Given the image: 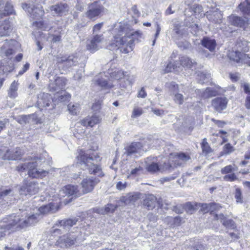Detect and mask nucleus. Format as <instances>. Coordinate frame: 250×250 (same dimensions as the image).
<instances>
[{
	"mask_svg": "<svg viewBox=\"0 0 250 250\" xmlns=\"http://www.w3.org/2000/svg\"><path fill=\"white\" fill-rule=\"evenodd\" d=\"M113 39L109 43L110 49H118L124 53L133 50V44L136 39L141 37L139 31H134L128 24L119 22L113 29Z\"/></svg>",
	"mask_w": 250,
	"mask_h": 250,
	"instance_id": "obj_1",
	"label": "nucleus"
},
{
	"mask_svg": "<svg viewBox=\"0 0 250 250\" xmlns=\"http://www.w3.org/2000/svg\"><path fill=\"white\" fill-rule=\"evenodd\" d=\"M89 150L86 152L83 150H80L79 154L77 156L78 163L80 165L81 169L87 170L89 173L94 174L99 177H103L104 173L102 171L101 166L95 163L99 156L89 153Z\"/></svg>",
	"mask_w": 250,
	"mask_h": 250,
	"instance_id": "obj_2",
	"label": "nucleus"
},
{
	"mask_svg": "<svg viewBox=\"0 0 250 250\" xmlns=\"http://www.w3.org/2000/svg\"><path fill=\"white\" fill-rule=\"evenodd\" d=\"M83 241L82 233L79 229L71 231L60 236L56 242V245L61 248H70L79 245Z\"/></svg>",
	"mask_w": 250,
	"mask_h": 250,
	"instance_id": "obj_3",
	"label": "nucleus"
},
{
	"mask_svg": "<svg viewBox=\"0 0 250 250\" xmlns=\"http://www.w3.org/2000/svg\"><path fill=\"white\" fill-rule=\"evenodd\" d=\"M38 161H28L19 164L16 167L19 172L27 171L29 177L32 178H42L46 176L48 171L37 168Z\"/></svg>",
	"mask_w": 250,
	"mask_h": 250,
	"instance_id": "obj_4",
	"label": "nucleus"
},
{
	"mask_svg": "<svg viewBox=\"0 0 250 250\" xmlns=\"http://www.w3.org/2000/svg\"><path fill=\"white\" fill-rule=\"evenodd\" d=\"M53 74H51L50 71L49 73L48 78L49 79L48 89L49 91L52 93H59L61 91L64 90L65 85L67 83V81L66 79L63 77H51Z\"/></svg>",
	"mask_w": 250,
	"mask_h": 250,
	"instance_id": "obj_5",
	"label": "nucleus"
},
{
	"mask_svg": "<svg viewBox=\"0 0 250 250\" xmlns=\"http://www.w3.org/2000/svg\"><path fill=\"white\" fill-rule=\"evenodd\" d=\"M39 191V184L34 181L24 180L22 185L19 189V193L21 195H33Z\"/></svg>",
	"mask_w": 250,
	"mask_h": 250,
	"instance_id": "obj_6",
	"label": "nucleus"
},
{
	"mask_svg": "<svg viewBox=\"0 0 250 250\" xmlns=\"http://www.w3.org/2000/svg\"><path fill=\"white\" fill-rule=\"evenodd\" d=\"M104 7L96 1L88 6V9L85 15L90 20H95V18L98 17L104 10Z\"/></svg>",
	"mask_w": 250,
	"mask_h": 250,
	"instance_id": "obj_7",
	"label": "nucleus"
},
{
	"mask_svg": "<svg viewBox=\"0 0 250 250\" xmlns=\"http://www.w3.org/2000/svg\"><path fill=\"white\" fill-rule=\"evenodd\" d=\"M56 61L58 64H62L65 69L78 64V57L73 55L58 56Z\"/></svg>",
	"mask_w": 250,
	"mask_h": 250,
	"instance_id": "obj_8",
	"label": "nucleus"
},
{
	"mask_svg": "<svg viewBox=\"0 0 250 250\" xmlns=\"http://www.w3.org/2000/svg\"><path fill=\"white\" fill-rule=\"evenodd\" d=\"M229 23L233 26L242 28L246 30L249 25V21L245 17H240L235 14H231L228 17Z\"/></svg>",
	"mask_w": 250,
	"mask_h": 250,
	"instance_id": "obj_9",
	"label": "nucleus"
},
{
	"mask_svg": "<svg viewBox=\"0 0 250 250\" xmlns=\"http://www.w3.org/2000/svg\"><path fill=\"white\" fill-rule=\"evenodd\" d=\"M22 220L19 216L12 215L8 219V223L6 225H3L7 230L11 231L20 230L22 229L20 225H22Z\"/></svg>",
	"mask_w": 250,
	"mask_h": 250,
	"instance_id": "obj_10",
	"label": "nucleus"
},
{
	"mask_svg": "<svg viewBox=\"0 0 250 250\" xmlns=\"http://www.w3.org/2000/svg\"><path fill=\"white\" fill-rule=\"evenodd\" d=\"M170 95L172 97L174 102L179 104L182 105L185 102L184 96L179 93L178 85L175 82H171L169 86Z\"/></svg>",
	"mask_w": 250,
	"mask_h": 250,
	"instance_id": "obj_11",
	"label": "nucleus"
},
{
	"mask_svg": "<svg viewBox=\"0 0 250 250\" xmlns=\"http://www.w3.org/2000/svg\"><path fill=\"white\" fill-rule=\"evenodd\" d=\"M228 103V100L225 97H218L211 101V106L215 111L221 113L225 110Z\"/></svg>",
	"mask_w": 250,
	"mask_h": 250,
	"instance_id": "obj_12",
	"label": "nucleus"
},
{
	"mask_svg": "<svg viewBox=\"0 0 250 250\" xmlns=\"http://www.w3.org/2000/svg\"><path fill=\"white\" fill-rule=\"evenodd\" d=\"M104 39L103 35H96L87 41L86 48L91 52H94L100 48V43Z\"/></svg>",
	"mask_w": 250,
	"mask_h": 250,
	"instance_id": "obj_13",
	"label": "nucleus"
},
{
	"mask_svg": "<svg viewBox=\"0 0 250 250\" xmlns=\"http://www.w3.org/2000/svg\"><path fill=\"white\" fill-rule=\"evenodd\" d=\"M21 149L20 147L13 149H7L1 155V158L3 160H16L20 159L22 155Z\"/></svg>",
	"mask_w": 250,
	"mask_h": 250,
	"instance_id": "obj_14",
	"label": "nucleus"
},
{
	"mask_svg": "<svg viewBox=\"0 0 250 250\" xmlns=\"http://www.w3.org/2000/svg\"><path fill=\"white\" fill-rule=\"evenodd\" d=\"M99 182V180L98 179L93 177H87L84 179L81 182L83 192L86 193L91 191Z\"/></svg>",
	"mask_w": 250,
	"mask_h": 250,
	"instance_id": "obj_15",
	"label": "nucleus"
},
{
	"mask_svg": "<svg viewBox=\"0 0 250 250\" xmlns=\"http://www.w3.org/2000/svg\"><path fill=\"white\" fill-rule=\"evenodd\" d=\"M49 10L53 15H66L69 11V7L66 3H60L50 6Z\"/></svg>",
	"mask_w": 250,
	"mask_h": 250,
	"instance_id": "obj_16",
	"label": "nucleus"
},
{
	"mask_svg": "<svg viewBox=\"0 0 250 250\" xmlns=\"http://www.w3.org/2000/svg\"><path fill=\"white\" fill-rule=\"evenodd\" d=\"M44 11L42 6L33 5L32 8L28 10V15L33 20L39 21L42 19Z\"/></svg>",
	"mask_w": 250,
	"mask_h": 250,
	"instance_id": "obj_17",
	"label": "nucleus"
},
{
	"mask_svg": "<svg viewBox=\"0 0 250 250\" xmlns=\"http://www.w3.org/2000/svg\"><path fill=\"white\" fill-rule=\"evenodd\" d=\"M51 103V95L48 93H41L38 95L37 104L39 107H48Z\"/></svg>",
	"mask_w": 250,
	"mask_h": 250,
	"instance_id": "obj_18",
	"label": "nucleus"
},
{
	"mask_svg": "<svg viewBox=\"0 0 250 250\" xmlns=\"http://www.w3.org/2000/svg\"><path fill=\"white\" fill-rule=\"evenodd\" d=\"M13 12L14 9L12 4L4 0V3L0 5V20L4 17L12 14Z\"/></svg>",
	"mask_w": 250,
	"mask_h": 250,
	"instance_id": "obj_19",
	"label": "nucleus"
},
{
	"mask_svg": "<svg viewBox=\"0 0 250 250\" xmlns=\"http://www.w3.org/2000/svg\"><path fill=\"white\" fill-rule=\"evenodd\" d=\"M78 186L71 185H68L65 186L60 191L61 196L64 197L65 196H70L71 195L78 196L79 194L78 193Z\"/></svg>",
	"mask_w": 250,
	"mask_h": 250,
	"instance_id": "obj_20",
	"label": "nucleus"
},
{
	"mask_svg": "<svg viewBox=\"0 0 250 250\" xmlns=\"http://www.w3.org/2000/svg\"><path fill=\"white\" fill-rule=\"evenodd\" d=\"M190 159V157L188 154L179 153L173 157L172 162L174 163V166L175 167L182 166Z\"/></svg>",
	"mask_w": 250,
	"mask_h": 250,
	"instance_id": "obj_21",
	"label": "nucleus"
},
{
	"mask_svg": "<svg viewBox=\"0 0 250 250\" xmlns=\"http://www.w3.org/2000/svg\"><path fill=\"white\" fill-rule=\"evenodd\" d=\"M101 121L100 118L97 115L92 116H87L82 120L80 123L84 126L93 127L95 125L98 124Z\"/></svg>",
	"mask_w": 250,
	"mask_h": 250,
	"instance_id": "obj_22",
	"label": "nucleus"
},
{
	"mask_svg": "<svg viewBox=\"0 0 250 250\" xmlns=\"http://www.w3.org/2000/svg\"><path fill=\"white\" fill-rule=\"evenodd\" d=\"M201 45L204 47L208 49L210 52H213L216 46V42L214 39L209 37H205L201 41Z\"/></svg>",
	"mask_w": 250,
	"mask_h": 250,
	"instance_id": "obj_23",
	"label": "nucleus"
},
{
	"mask_svg": "<svg viewBox=\"0 0 250 250\" xmlns=\"http://www.w3.org/2000/svg\"><path fill=\"white\" fill-rule=\"evenodd\" d=\"M77 221L78 219L76 218L64 219L58 221V224H57L56 225L60 226V228L67 229L76 225Z\"/></svg>",
	"mask_w": 250,
	"mask_h": 250,
	"instance_id": "obj_24",
	"label": "nucleus"
},
{
	"mask_svg": "<svg viewBox=\"0 0 250 250\" xmlns=\"http://www.w3.org/2000/svg\"><path fill=\"white\" fill-rule=\"evenodd\" d=\"M143 147V146L141 142H134L125 148V153L128 155H131L138 152Z\"/></svg>",
	"mask_w": 250,
	"mask_h": 250,
	"instance_id": "obj_25",
	"label": "nucleus"
},
{
	"mask_svg": "<svg viewBox=\"0 0 250 250\" xmlns=\"http://www.w3.org/2000/svg\"><path fill=\"white\" fill-rule=\"evenodd\" d=\"M157 204V198L153 195H148L147 196L143 202V205L149 210L154 208Z\"/></svg>",
	"mask_w": 250,
	"mask_h": 250,
	"instance_id": "obj_26",
	"label": "nucleus"
},
{
	"mask_svg": "<svg viewBox=\"0 0 250 250\" xmlns=\"http://www.w3.org/2000/svg\"><path fill=\"white\" fill-rule=\"evenodd\" d=\"M229 57L231 60L236 62H244L245 57H246V54L242 53L237 49L235 51H231L229 54Z\"/></svg>",
	"mask_w": 250,
	"mask_h": 250,
	"instance_id": "obj_27",
	"label": "nucleus"
},
{
	"mask_svg": "<svg viewBox=\"0 0 250 250\" xmlns=\"http://www.w3.org/2000/svg\"><path fill=\"white\" fill-rule=\"evenodd\" d=\"M39 214H33L28 217L26 219H21L22 225H20L21 227L24 229L26 227L34 225L38 221Z\"/></svg>",
	"mask_w": 250,
	"mask_h": 250,
	"instance_id": "obj_28",
	"label": "nucleus"
},
{
	"mask_svg": "<svg viewBox=\"0 0 250 250\" xmlns=\"http://www.w3.org/2000/svg\"><path fill=\"white\" fill-rule=\"evenodd\" d=\"M249 43L250 42L245 40L239 39L236 42L235 45L236 49L242 53H245L248 52L250 49V46L248 45Z\"/></svg>",
	"mask_w": 250,
	"mask_h": 250,
	"instance_id": "obj_29",
	"label": "nucleus"
},
{
	"mask_svg": "<svg viewBox=\"0 0 250 250\" xmlns=\"http://www.w3.org/2000/svg\"><path fill=\"white\" fill-rule=\"evenodd\" d=\"M57 210L56 206L53 203L42 206L39 208V211L42 214L48 212L54 213Z\"/></svg>",
	"mask_w": 250,
	"mask_h": 250,
	"instance_id": "obj_30",
	"label": "nucleus"
},
{
	"mask_svg": "<svg viewBox=\"0 0 250 250\" xmlns=\"http://www.w3.org/2000/svg\"><path fill=\"white\" fill-rule=\"evenodd\" d=\"M18 83L14 81L12 83L9 90H8V96L11 99H15L18 96L17 90L18 89Z\"/></svg>",
	"mask_w": 250,
	"mask_h": 250,
	"instance_id": "obj_31",
	"label": "nucleus"
},
{
	"mask_svg": "<svg viewBox=\"0 0 250 250\" xmlns=\"http://www.w3.org/2000/svg\"><path fill=\"white\" fill-rule=\"evenodd\" d=\"M124 81L121 82L120 86L125 88H130L135 81L133 75H125L124 77Z\"/></svg>",
	"mask_w": 250,
	"mask_h": 250,
	"instance_id": "obj_32",
	"label": "nucleus"
},
{
	"mask_svg": "<svg viewBox=\"0 0 250 250\" xmlns=\"http://www.w3.org/2000/svg\"><path fill=\"white\" fill-rule=\"evenodd\" d=\"M35 116L33 114L28 115H21L18 117L17 121L21 125H25L33 122Z\"/></svg>",
	"mask_w": 250,
	"mask_h": 250,
	"instance_id": "obj_33",
	"label": "nucleus"
},
{
	"mask_svg": "<svg viewBox=\"0 0 250 250\" xmlns=\"http://www.w3.org/2000/svg\"><path fill=\"white\" fill-rule=\"evenodd\" d=\"M116 207L111 204H108L104 207L97 209V212L101 214H106L113 212Z\"/></svg>",
	"mask_w": 250,
	"mask_h": 250,
	"instance_id": "obj_34",
	"label": "nucleus"
},
{
	"mask_svg": "<svg viewBox=\"0 0 250 250\" xmlns=\"http://www.w3.org/2000/svg\"><path fill=\"white\" fill-rule=\"evenodd\" d=\"M238 7L243 13L250 15V2L248 0L241 2Z\"/></svg>",
	"mask_w": 250,
	"mask_h": 250,
	"instance_id": "obj_35",
	"label": "nucleus"
},
{
	"mask_svg": "<svg viewBox=\"0 0 250 250\" xmlns=\"http://www.w3.org/2000/svg\"><path fill=\"white\" fill-rule=\"evenodd\" d=\"M96 84L104 89H109L111 88L113 85L108 83L106 79L104 78H98L95 80Z\"/></svg>",
	"mask_w": 250,
	"mask_h": 250,
	"instance_id": "obj_36",
	"label": "nucleus"
},
{
	"mask_svg": "<svg viewBox=\"0 0 250 250\" xmlns=\"http://www.w3.org/2000/svg\"><path fill=\"white\" fill-rule=\"evenodd\" d=\"M139 198V195L137 193L129 194L124 197V202L126 205L133 204Z\"/></svg>",
	"mask_w": 250,
	"mask_h": 250,
	"instance_id": "obj_37",
	"label": "nucleus"
},
{
	"mask_svg": "<svg viewBox=\"0 0 250 250\" xmlns=\"http://www.w3.org/2000/svg\"><path fill=\"white\" fill-rule=\"evenodd\" d=\"M217 94V91L210 87L207 88L202 93V96L204 99H208L213 96H215Z\"/></svg>",
	"mask_w": 250,
	"mask_h": 250,
	"instance_id": "obj_38",
	"label": "nucleus"
},
{
	"mask_svg": "<svg viewBox=\"0 0 250 250\" xmlns=\"http://www.w3.org/2000/svg\"><path fill=\"white\" fill-rule=\"evenodd\" d=\"M181 26L179 24H175L173 31L174 33L173 34V38L178 41L181 38L185 35V32L183 30L180 29Z\"/></svg>",
	"mask_w": 250,
	"mask_h": 250,
	"instance_id": "obj_39",
	"label": "nucleus"
},
{
	"mask_svg": "<svg viewBox=\"0 0 250 250\" xmlns=\"http://www.w3.org/2000/svg\"><path fill=\"white\" fill-rule=\"evenodd\" d=\"M174 167H175V166H174V163L173 162L172 163H171L170 162H168L167 163H164L163 165H161L160 167V169L162 172L167 171L170 172L177 170L174 168Z\"/></svg>",
	"mask_w": 250,
	"mask_h": 250,
	"instance_id": "obj_40",
	"label": "nucleus"
},
{
	"mask_svg": "<svg viewBox=\"0 0 250 250\" xmlns=\"http://www.w3.org/2000/svg\"><path fill=\"white\" fill-rule=\"evenodd\" d=\"M201 148L203 153L205 155H207L210 153L212 152V150L210 147L208 143L207 142L206 138H204L201 143Z\"/></svg>",
	"mask_w": 250,
	"mask_h": 250,
	"instance_id": "obj_41",
	"label": "nucleus"
},
{
	"mask_svg": "<svg viewBox=\"0 0 250 250\" xmlns=\"http://www.w3.org/2000/svg\"><path fill=\"white\" fill-rule=\"evenodd\" d=\"M210 78L209 74H205L202 72H199L197 75V80L199 83L203 84L208 81Z\"/></svg>",
	"mask_w": 250,
	"mask_h": 250,
	"instance_id": "obj_42",
	"label": "nucleus"
},
{
	"mask_svg": "<svg viewBox=\"0 0 250 250\" xmlns=\"http://www.w3.org/2000/svg\"><path fill=\"white\" fill-rule=\"evenodd\" d=\"M67 108L71 114L75 115L80 112V105L78 104H73L70 103L67 105Z\"/></svg>",
	"mask_w": 250,
	"mask_h": 250,
	"instance_id": "obj_43",
	"label": "nucleus"
},
{
	"mask_svg": "<svg viewBox=\"0 0 250 250\" xmlns=\"http://www.w3.org/2000/svg\"><path fill=\"white\" fill-rule=\"evenodd\" d=\"M110 77L116 80H120L125 75L124 71L122 70L117 69L114 71L110 73Z\"/></svg>",
	"mask_w": 250,
	"mask_h": 250,
	"instance_id": "obj_44",
	"label": "nucleus"
},
{
	"mask_svg": "<svg viewBox=\"0 0 250 250\" xmlns=\"http://www.w3.org/2000/svg\"><path fill=\"white\" fill-rule=\"evenodd\" d=\"M234 198L236 199L237 204H242L244 202L242 192L241 189L239 188H235L234 193Z\"/></svg>",
	"mask_w": 250,
	"mask_h": 250,
	"instance_id": "obj_45",
	"label": "nucleus"
},
{
	"mask_svg": "<svg viewBox=\"0 0 250 250\" xmlns=\"http://www.w3.org/2000/svg\"><path fill=\"white\" fill-rule=\"evenodd\" d=\"M180 64L188 67H190L195 62H192L188 57L186 56L181 57L180 59Z\"/></svg>",
	"mask_w": 250,
	"mask_h": 250,
	"instance_id": "obj_46",
	"label": "nucleus"
},
{
	"mask_svg": "<svg viewBox=\"0 0 250 250\" xmlns=\"http://www.w3.org/2000/svg\"><path fill=\"white\" fill-rule=\"evenodd\" d=\"M146 169L150 172H155L158 171H160V167L157 163H152L150 164L147 165L146 167Z\"/></svg>",
	"mask_w": 250,
	"mask_h": 250,
	"instance_id": "obj_47",
	"label": "nucleus"
},
{
	"mask_svg": "<svg viewBox=\"0 0 250 250\" xmlns=\"http://www.w3.org/2000/svg\"><path fill=\"white\" fill-rule=\"evenodd\" d=\"M223 225L228 229H234L236 228V224L232 219H227L223 222Z\"/></svg>",
	"mask_w": 250,
	"mask_h": 250,
	"instance_id": "obj_48",
	"label": "nucleus"
},
{
	"mask_svg": "<svg viewBox=\"0 0 250 250\" xmlns=\"http://www.w3.org/2000/svg\"><path fill=\"white\" fill-rule=\"evenodd\" d=\"M183 206L184 209L189 214H192L196 209L195 207L190 202L186 203Z\"/></svg>",
	"mask_w": 250,
	"mask_h": 250,
	"instance_id": "obj_49",
	"label": "nucleus"
},
{
	"mask_svg": "<svg viewBox=\"0 0 250 250\" xmlns=\"http://www.w3.org/2000/svg\"><path fill=\"white\" fill-rule=\"evenodd\" d=\"M179 174L180 172L178 170H175L174 171L173 174L172 175L164 177L162 178L161 181L164 182L174 180L179 176Z\"/></svg>",
	"mask_w": 250,
	"mask_h": 250,
	"instance_id": "obj_50",
	"label": "nucleus"
},
{
	"mask_svg": "<svg viewBox=\"0 0 250 250\" xmlns=\"http://www.w3.org/2000/svg\"><path fill=\"white\" fill-rule=\"evenodd\" d=\"M167 219L173 222V224L170 226L171 227H175V226H179L182 221V219L179 216H177L174 218L169 217Z\"/></svg>",
	"mask_w": 250,
	"mask_h": 250,
	"instance_id": "obj_51",
	"label": "nucleus"
},
{
	"mask_svg": "<svg viewBox=\"0 0 250 250\" xmlns=\"http://www.w3.org/2000/svg\"><path fill=\"white\" fill-rule=\"evenodd\" d=\"M14 192L11 188L6 189L0 192V199L8 196H13Z\"/></svg>",
	"mask_w": 250,
	"mask_h": 250,
	"instance_id": "obj_52",
	"label": "nucleus"
},
{
	"mask_svg": "<svg viewBox=\"0 0 250 250\" xmlns=\"http://www.w3.org/2000/svg\"><path fill=\"white\" fill-rule=\"evenodd\" d=\"M235 150L234 147L229 144H227L223 147L224 153L225 154H229Z\"/></svg>",
	"mask_w": 250,
	"mask_h": 250,
	"instance_id": "obj_53",
	"label": "nucleus"
},
{
	"mask_svg": "<svg viewBox=\"0 0 250 250\" xmlns=\"http://www.w3.org/2000/svg\"><path fill=\"white\" fill-rule=\"evenodd\" d=\"M241 88H243L245 93L250 95V84L247 82L241 83Z\"/></svg>",
	"mask_w": 250,
	"mask_h": 250,
	"instance_id": "obj_54",
	"label": "nucleus"
},
{
	"mask_svg": "<svg viewBox=\"0 0 250 250\" xmlns=\"http://www.w3.org/2000/svg\"><path fill=\"white\" fill-rule=\"evenodd\" d=\"M202 207L204 208H206L207 211H208L210 209H218L220 208H221L220 206H219L218 205L215 204V203H212L209 205H208V204H206L203 205Z\"/></svg>",
	"mask_w": 250,
	"mask_h": 250,
	"instance_id": "obj_55",
	"label": "nucleus"
},
{
	"mask_svg": "<svg viewBox=\"0 0 250 250\" xmlns=\"http://www.w3.org/2000/svg\"><path fill=\"white\" fill-rule=\"evenodd\" d=\"M237 179V177L234 173L227 174L223 177V180L226 181L232 182Z\"/></svg>",
	"mask_w": 250,
	"mask_h": 250,
	"instance_id": "obj_56",
	"label": "nucleus"
},
{
	"mask_svg": "<svg viewBox=\"0 0 250 250\" xmlns=\"http://www.w3.org/2000/svg\"><path fill=\"white\" fill-rule=\"evenodd\" d=\"M235 170L231 165H228L222 168L221 172L222 174H228L234 171Z\"/></svg>",
	"mask_w": 250,
	"mask_h": 250,
	"instance_id": "obj_57",
	"label": "nucleus"
},
{
	"mask_svg": "<svg viewBox=\"0 0 250 250\" xmlns=\"http://www.w3.org/2000/svg\"><path fill=\"white\" fill-rule=\"evenodd\" d=\"M142 113L143 110L141 108L134 107L132 111L131 117L134 118H136L140 116Z\"/></svg>",
	"mask_w": 250,
	"mask_h": 250,
	"instance_id": "obj_58",
	"label": "nucleus"
},
{
	"mask_svg": "<svg viewBox=\"0 0 250 250\" xmlns=\"http://www.w3.org/2000/svg\"><path fill=\"white\" fill-rule=\"evenodd\" d=\"M213 14L214 16L216 15L218 18L217 19H215V18L213 19L212 18V15H208V20L209 21H214L215 23L219 22V20H220L221 18V15L220 14V13H218L217 12H213Z\"/></svg>",
	"mask_w": 250,
	"mask_h": 250,
	"instance_id": "obj_59",
	"label": "nucleus"
},
{
	"mask_svg": "<svg viewBox=\"0 0 250 250\" xmlns=\"http://www.w3.org/2000/svg\"><path fill=\"white\" fill-rule=\"evenodd\" d=\"M176 43L178 45V47L183 48V49H188L189 47L190 44L187 41L184 42H180L179 41H176Z\"/></svg>",
	"mask_w": 250,
	"mask_h": 250,
	"instance_id": "obj_60",
	"label": "nucleus"
},
{
	"mask_svg": "<svg viewBox=\"0 0 250 250\" xmlns=\"http://www.w3.org/2000/svg\"><path fill=\"white\" fill-rule=\"evenodd\" d=\"M191 28L190 32L194 36H197V33L199 31L200 27L196 23L192 24L191 26L189 27Z\"/></svg>",
	"mask_w": 250,
	"mask_h": 250,
	"instance_id": "obj_61",
	"label": "nucleus"
},
{
	"mask_svg": "<svg viewBox=\"0 0 250 250\" xmlns=\"http://www.w3.org/2000/svg\"><path fill=\"white\" fill-rule=\"evenodd\" d=\"M172 210L178 214L182 213L184 210V206L182 205L173 206L172 208Z\"/></svg>",
	"mask_w": 250,
	"mask_h": 250,
	"instance_id": "obj_62",
	"label": "nucleus"
},
{
	"mask_svg": "<svg viewBox=\"0 0 250 250\" xmlns=\"http://www.w3.org/2000/svg\"><path fill=\"white\" fill-rule=\"evenodd\" d=\"M177 66L175 64H173L171 62H169L166 68L165 69V73H167L172 71V70H174Z\"/></svg>",
	"mask_w": 250,
	"mask_h": 250,
	"instance_id": "obj_63",
	"label": "nucleus"
},
{
	"mask_svg": "<svg viewBox=\"0 0 250 250\" xmlns=\"http://www.w3.org/2000/svg\"><path fill=\"white\" fill-rule=\"evenodd\" d=\"M194 18L193 17H189L185 20L184 24L187 27H190L192 24L195 23L193 21Z\"/></svg>",
	"mask_w": 250,
	"mask_h": 250,
	"instance_id": "obj_64",
	"label": "nucleus"
}]
</instances>
